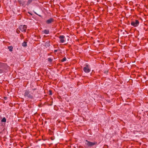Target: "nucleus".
<instances>
[{
  "mask_svg": "<svg viewBox=\"0 0 148 148\" xmlns=\"http://www.w3.org/2000/svg\"><path fill=\"white\" fill-rule=\"evenodd\" d=\"M84 71L86 73H88L90 71V68L88 64H86L83 68Z\"/></svg>",
  "mask_w": 148,
  "mask_h": 148,
  "instance_id": "7ed1b4c3",
  "label": "nucleus"
},
{
  "mask_svg": "<svg viewBox=\"0 0 148 148\" xmlns=\"http://www.w3.org/2000/svg\"><path fill=\"white\" fill-rule=\"evenodd\" d=\"M54 21V20L53 19V18H50L49 19L46 21V23L47 24H49L53 22Z\"/></svg>",
  "mask_w": 148,
  "mask_h": 148,
  "instance_id": "0eeeda50",
  "label": "nucleus"
},
{
  "mask_svg": "<svg viewBox=\"0 0 148 148\" xmlns=\"http://www.w3.org/2000/svg\"><path fill=\"white\" fill-rule=\"evenodd\" d=\"M60 42L61 43H63L65 41V36L63 35L60 36L59 37Z\"/></svg>",
  "mask_w": 148,
  "mask_h": 148,
  "instance_id": "423d86ee",
  "label": "nucleus"
},
{
  "mask_svg": "<svg viewBox=\"0 0 148 148\" xmlns=\"http://www.w3.org/2000/svg\"><path fill=\"white\" fill-rule=\"evenodd\" d=\"M66 60V58L65 57L64 58H63L61 60V61L62 62H64Z\"/></svg>",
  "mask_w": 148,
  "mask_h": 148,
  "instance_id": "2eb2a0df",
  "label": "nucleus"
},
{
  "mask_svg": "<svg viewBox=\"0 0 148 148\" xmlns=\"http://www.w3.org/2000/svg\"><path fill=\"white\" fill-rule=\"evenodd\" d=\"M24 96L25 97H27L30 99H32L33 98V95L30 94L29 92L27 90H26L25 91L24 94Z\"/></svg>",
  "mask_w": 148,
  "mask_h": 148,
  "instance_id": "f03ea898",
  "label": "nucleus"
},
{
  "mask_svg": "<svg viewBox=\"0 0 148 148\" xmlns=\"http://www.w3.org/2000/svg\"><path fill=\"white\" fill-rule=\"evenodd\" d=\"M85 147H91L94 145H97V142L96 141L91 142L86 140L85 143Z\"/></svg>",
  "mask_w": 148,
  "mask_h": 148,
  "instance_id": "f257e3e1",
  "label": "nucleus"
},
{
  "mask_svg": "<svg viewBox=\"0 0 148 148\" xmlns=\"http://www.w3.org/2000/svg\"><path fill=\"white\" fill-rule=\"evenodd\" d=\"M18 1L21 4H23L24 3V1L23 0H18Z\"/></svg>",
  "mask_w": 148,
  "mask_h": 148,
  "instance_id": "9d476101",
  "label": "nucleus"
},
{
  "mask_svg": "<svg viewBox=\"0 0 148 148\" xmlns=\"http://www.w3.org/2000/svg\"><path fill=\"white\" fill-rule=\"evenodd\" d=\"M48 61H49L50 62H51L53 60L51 58H48Z\"/></svg>",
  "mask_w": 148,
  "mask_h": 148,
  "instance_id": "4468645a",
  "label": "nucleus"
},
{
  "mask_svg": "<svg viewBox=\"0 0 148 148\" xmlns=\"http://www.w3.org/2000/svg\"><path fill=\"white\" fill-rule=\"evenodd\" d=\"M22 46L24 47H25L27 46V42H24L22 44Z\"/></svg>",
  "mask_w": 148,
  "mask_h": 148,
  "instance_id": "1a4fd4ad",
  "label": "nucleus"
},
{
  "mask_svg": "<svg viewBox=\"0 0 148 148\" xmlns=\"http://www.w3.org/2000/svg\"><path fill=\"white\" fill-rule=\"evenodd\" d=\"M16 32L18 33V34H19V33L20 32V31H19L18 29H17V30H16Z\"/></svg>",
  "mask_w": 148,
  "mask_h": 148,
  "instance_id": "dca6fc26",
  "label": "nucleus"
},
{
  "mask_svg": "<svg viewBox=\"0 0 148 148\" xmlns=\"http://www.w3.org/2000/svg\"><path fill=\"white\" fill-rule=\"evenodd\" d=\"M20 35L21 37H22L23 36V35L22 34H21Z\"/></svg>",
  "mask_w": 148,
  "mask_h": 148,
  "instance_id": "a211bd4d",
  "label": "nucleus"
},
{
  "mask_svg": "<svg viewBox=\"0 0 148 148\" xmlns=\"http://www.w3.org/2000/svg\"><path fill=\"white\" fill-rule=\"evenodd\" d=\"M42 32L45 34H48L49 32V30L48 29H45Z\"/></svg>",
  "mask_w": 148,
  "mask_h": 148,
  "instance_id": "6e6552de",
  "label": "nucleus"
},
{
  "mask_svg": "<svg viewBox=\"0 0 148 148\" xmlns=\"http://www.w3.org/2000/svg\"><path fill=\"white\" fill-rule=\"evenodd\" d=\"M32 0H28L27 3V5H29L32 2Z\"/></svg>",
  "mask_w": 148,
  "mask_h": 148,
  "instance_id": "f8f14e48",
  "label": "nucleus"
},
{
  "mask_svg": "<svg viewBox=\"0 0 148 148\" xmlns=\"http://www.w3.org/2000/svg\"><path fill=\"white\" fill-rule=\"evenodd\" d=\"M139 22L138 20H136L135 21H132L131 23V25L135 27L139 25Z\"/></svg>",
  "mask_w": 148,
  "mask_h": 148,
  "instance_id": "39448f33",
  "label": "nucleus"
},
{
  "mask_svg": "<svg viewBox=\"0 0 148 148\" xmlns=\"http://www.w3.org/2000/svg\"><path fill=\"white\" fill-rule=\"evenodd\" d=\"M8 49H9V50L10 51H12V49H13L12 47H8Z\"/></svg>",
  "mask_w": 148,
  "mask_h": 148,
  "instance_id": "ddd939ff",
  "label": "nucleus"
},
{
  "mask_svg": "<svg viewBox=\"0 0 148 148\" xmlns=\"http://www.w3.org/2000/svg\"><path fill=\"white\" fill-rule=\"evenodd\" d=\"M6 121V119L5 118L3 117L1 120L2 122H5Z\"/></svg>",
  "mask_w": 148,
  "mask_h": 148,
  "instance_id": "9b49d317",
  "label": "nucleus"
},
{
  "mask_svg": "<svg viewBox=\"0 0 148 148\" xmlns=\"http://www.w3.org/2000/svg\"><path fill=\"white\" fill-rule=\"evenodd\" d=\"M27 26L25 25H21L19 27V29L22 32H25L27 29Z\"/></svg>",
  "mask_w": 148,
  "mask_h": 148,
  "instance_id": "20e7f679",
  "label": "nucleus"
},
{
  "mask_svg": "<svg viewBox=\"0 0 148 148\" xmlns=\"http://www.w3.org/2000/svg\"><path fill=\"white\" fill-rule=\"evenodd\" d=\"M57 51H58V50H54V53H56V52Z\"/></svg>",
  "mask_w": 148,
  "mask_h": 148,
  "instance_id": "f3484780",
  "label": "nucleus"
}]
</instances>
